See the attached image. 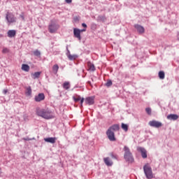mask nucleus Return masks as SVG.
Segmentation results:
<instances>
[{
    "label": "nucleus",
    "instance_id": "nucleus-8",
    "mask_svg": "<svg viewBox=\"0 0 179 179\" xmlns=\"http://www.w3.org/2000/svg\"><path fill=\"white\" fill-rule=\"evenodd\" d=\"M6 20L8 23H15V22H16V17H15V15L10 13H7Z\"/></svg>",
    "mask_w": 179,
    "mask_h": 179
},
{
    "label": "nucleus",
    "instance_id": "nucleus-12",
    "mask_svg": "<svg viewBox=\"0 0 179 179\" xmlns=\"http://www.w3.org/2000/svg\"><path fill=\"white\" fill-rule=\"evenodd\" d=\"M135 29H136L137 31L140 33L141 34H143V33H145V28L139 25V24H136L134 25Z\"/></svg>",
    "mask_w": 179,
    "mask_h": 179
},
{
    "label": "nucleus",
    "instance_id": "nucleus-37",
    "mask_svg": "<svg viewBox=\"0 0 179 179\" xmlns=\"http://www.w3.org/2000/svg\"><path fill=\"white\" fill-rule=\"evenodd\" d=\"M157 127H162V123L157 122Z\"/></svg>",
    "mask_w": 179,
    "mask_h": 179
},
{
    "label": "nucleus",
    "instance_id": "nucleus-31",
    "mask_svg": "<svg viewBox=\"0 0 179 179\" xmlns=\"http://www.w3.org/2000/svg\"><path fill=\"white\" fill-rule=\"evenodd\" d=\"M80 101V107H83V102L85 101V98H81Z\"/></svg>",
    "mask_w": 179,
    "mask_h": 179
},
{
    "label": "nucleus",
    "instance_id": "nucleus-39",
    "mask_svg": "<svg viewBox=\"0 0 179 179\" xmlns=\"http://www.w3.org/2000/svg\"><path fill=\"white\" fill-rule=\"evenodd\" d=\"M24 141H27V139L24 138Z\"/></svg>",
    "mask_w": 179,
    "mask_h": 179
},
{
    "label": "nucleus",
    "instance_id": "nucleus-16",
    "mask_svg": "<svg viewBox=\"0 0 179 179\" xmlns=\"http://www.w3.org/2000/svg\"><path fill=\"white\" fill-rule=\"evenodd\" d=\"M104 163L106 166H113V161H111V159H110V157H105L103 159Z\"/></svg>",
    "mask_w": 179,
    "mask_h": 179
},
{
    "label": "nucleus",
    "instance_id": "nucleus-20",
    "mask_svg": "<svg viewBox=\"0 0 179 179\" xmlns=\"http://www.w3.org/2000/svg\"><path fill=\"white\" fill-rule=\"evenodd\" d=\"M158 76L159 78V79H161L162 80H163V79H164L166 74L164 73V71H161L158 73Z\"/></svg>",
    "mask_w": 179,
    "mask_h": 179
},
{
    "label": "nucleus",
    "instance_id": "nucleus-19",
    "mask_svg": "<svg viewBox=\"0 0 179 179\" xmlns=\"http://www.w3.org/2000/svg\"><path fill=\"white\" fill-rule=\"evenodd\" d=\"M149 126L153 127L154 128H157V122L156 120H152L149 122Z\"/></svg>",
    "mask_w": 179,
    "mask_h": 179
},
{
    "label": "nucleus",
    "instance_id": "nucleus-15",
    "mask_svg": "<svg viewBox=\"0 0 179 179\" xmlns=\"http://www.w3.org/2000/svg\"><path fill=\"white\" fill-rule=\"evenodd\" d=\"M8 34V37H9L10 38H12V37H15V36H16V30L12 29V30H9L7 32Z\"/></svg>",
    "mask_w": 179,
    "mask_h": 179
},
{
    "label": "nucleus",
    "instance_id": "nucleus-24",
    "mask_svg": "<svg viewBox=\"0 0 179 179\" xmlns=\"http://www.w3.org/2000/svg\"><path fill=\"white\" fill-rule=\"evenodd\" d=\"M63 87H64V89H65L66 90H68V89H69V88L71 87V86L69 85V83L65 82V83L63 84Z\"/></svg>",
    "mask_w": 179,
    "mask_h": 179
},
{
    "label": "nucleus",
    "instance_id": "nucleus-32",
    "mask_svg": "<svg viewBox=\"0 0 179 179\" xmlns=\"http://www.w3.org/2000/svg\"><path fill=\"white\" fill-rule=\"evenodd\" d=\"M74 22H79V17H75L73 18Z\"/></svg>",
    "mask_w": 179,
    "mask_h": 179
},
{
    "label": "nucleus",
    "instance_id": "nucleus-38",
    "mask_svg": "<svg viewBox=\"0 0 179 179\" xmlns=\"http://www.w3.org/2000/svg\"><path fill=\"white\" fill-rule=\"evenodd\" d=\"M1 174H2V171H1V169L0 168V175H1Z\"/></svg>",
    "mask_w": 179,
    "mask_h": 179
},
{
    "label": "nucleus",
    "instance_id": "nucleus-34",
    "mask_svg": "<svg viewBox=\"0 0 179 179\" xmlns=\"http://www.w3.org/2000/svg\"><path fill=\"white\" fill-rule=\"evenodd\" d=\"M66 3H72V0H66Z\"/></svg>",
    "mask_w": 179,
    "mask_h": 179
},
{
    "label": "nucleus",
    "instance_id": "nucleus-2",
    "mask_svg": "<svg viewBox=\"0 0 179 179\" xmlns=\"http://www.w3.org/2000/svg\"><path fill=\"white\" fill-rule=\"evenodd\" d=\"M36 114L39 117H42V118H45V120H50V118H52V114L51 113V111L45 109H37Z\"/></svg>",
    "mask_w": 179,
    "mask_h": 179
},
{
    "label": "nucleus",
    "instance_id": "nucleus-13",
    "mask_svg": "<svg viewBox=\"0 0 179 179\" xmlns=\"http://www.w3.org/2000/svg\"><path fill=\"white\" fill-rule=\"evenodd\" d=\"M45 142H48V143H55L57 142V138L55 137H49L44 138Z\"/></svg>",
    "mask_w": 179,
    "mask_h": 179
},
{
    "label": "nucleus",
    "instance_id": "nucleus-14",
    "mask_svg": "<svg viewBox=\"0 0 179 179\" xmlns=\"http://www.w3.org/2000/svg\"><path fill=\"white\" fill-rule=\"evenodd\" d=\"M88 71H91L92 72L96 71V67L94 66V64H92L90 62H87V63Z\"/></svg>",
    "mask_w": 179,
    "mask_h": 179
},
{
    "label": "nucleus",
    "instance_id": "nucleus-27",
    "mask_svg": "<svg viewBox=\"0 0 179 179\" xmlns=\"http://www.w3.org/2000/svg\"><path fill=\"white\" fill-rule=\"evenodd\" d=\"M34 55H35V57H40L41 55V52L38 50H34Z\"/></svg>",
    "mask_w": 179,
    "mask_h": 179
},
{
    "label": "nucleus",
    "instance_id": "nucleus-18",
    "mask_svg": "<svg viewBox=\"0 0 179 179\" xmlns=\"http://www.w3.org/2000/svg\"><path fill=\"white\" fill-rule=\"evenodd\" d=\"M22 71H24L25 72H29V71H30V66H29V65H27V64H22Z\"/></svg>",
    "mask_w": 179,
    "mask_h": 179
},
{
    "label": "nucleus",
    "instance_id": "nucleus-36",
    "mask_svg": "<svg viewBox=\"0 0 179 179\" xmlns=\"http://www.w3.org/2000/svg\"><path fill=\"white\" fill-rule=\"evenodd\" d=\"M3 94H6V93H8V90H3Z\"/></svg>",
    "mask_w": 179,
    "mask_h": 179
},
{
    "label": "nucleus",
    "instance_id": "nucleus-9",
    "mask_svg": "<svg viewBox=\"0 0 179 179\" xmlns=\"http://www.w3.org/2000/svg\"><path fill=\"white\" fill-rule=\"evenodd\" d=\"M44 99H45V96L44 95L43 93L38 94L34 98L35 101H37V102L43 101V100H44Z\"/></svg>",
    "mask_w": 179,
    "mask_h": 179
},
{
    "label": "nucleus",
    "instance_id": "nucleus-5",
    "mask_svg": "<svg viewBox=\"0 0 179 179\" xmlns=\"http://www.w3.org/2000/svg\"><path fill=\"white\" fill-rule=\"evenodd\" d=\"M83 31H86V29H79L77 28H74L73 29L74 37H76V38H78L80 41V40H82V37L80 36V33H83Z\"/></svg>",
    "mask_w": 179,
    "mask_h": 179
},
{
    "label": "nucleus",
    "instance_id": "nucleus-29",
    "mask_svg": "<svg viewBox=\"0 0 179 179\" xmlns=\"http://www.w3.org/2000/svg\"><path fill=\"white\" fill-rule=\"evenodd\" d=\"M145 111H146L147 114H148V115H152V109H150V108H146Z\"/></svg>",
    "mask_w": 179,
    "mask_h": 179
},
{
    "label": "nucleus",
    "instance_id": "nucleus-23",
    "mask_svg": "<svg viewBox=\"0 0 179 179\" xmlns=\"http://www.w3.org/2000/svg\"><path fill=\"white\" fill-rule=\"evenodd\" d=\"M82 97L79 95H75L73 96V100H74L75 103H78V101H80Z\"/></svg>",
    "mask_w": 179,
    "mask_h": 179
},
{
    "label": "nucleus",
    "instance_id": "nucleus-26",
    "mask_svg": "<svg viewBox=\"0 0 179 179\" xmlns=\"http://www.w3.org/2000/svg\"><path fill=\"white\" fill-rule=\"evenodd\" d=\"M40 75H41V72H36L33 74L34 79H37L40 78Z\"/></svg>",
    "mask_w": 179,
    "mask_h": 179
},
{
    "label": "nucleus",
    "instance_id": "nucleus-7",
    "mask_svg": "<svg viewBox=\"0 0 179 179\" xmlns=\"http://www.w3.org/2000/svg\"><path fill=\"white\" fill-rule=\"evenodd\" d=\"M137 150L141 153L143 159H146L148 157V151H146V149L142 147H138Z\"/></svg>",
    "mask_w": 179,
    "mask_h": 179
},
{
    "label": "nucleus",
    "instance_id": "nucleus-21",
    "mask_svg": "<svg viewBox=\"0 0 179 179\" xmlns=\"http://www.w3.org/2000/svg\"><path fill=\"white\" fill-rule=\"evenodd\" d=\"M68 58H69V59H70V61H73L78 58V55L69 54L68 55Z\"/></svg>",
    "mask_w": 179,
    "mask_h": 179
},
{
    "label": "nucleus",
    "instance_id": "nucleus-28",
    "mask_svg": "<svg viewBox=\"0 0 179 179\" xmlns=\"http://www.w3.org/2000/svg\"><path fill=\"white\" fill-rule=\"evenodd\" d=\"M105 85L107 87H110V86H113V81L108 80Z\"/></svg>",
    "mask_w": 179,
    "mask_h": 179
},
{
    "label": "nucleus",
    "instance_id": "nucleus-1",
    "mask_svg": "<svg viewBox=\"0 0 179 179\" xmlns=\"http://www.w3.org/2000/svg\"><path fill=\"white\" fill-rule=\"evenodd\" d=\"M116 131H120L119 124H113L110 126L106 131V135L110 142H115V141H117V138H115V134H114V132Z\"/></svg>",
    "mask_w": 179,
    "mask_h": 179
},
{
    "label": "nucleus",
    "instance_id": "nucleus-30",
    "mask_svg": "<svg viewBox=\"0 0 179 179\" xmlns=\"http://www.w3.org/2000/svg\"><path fill=\"white\" fill-rule=\"evenodd\" d=\"M3 54H7V52H9V49L7 48H4L2 50Z\"/></svg>",
    "mask_w": 179,
    "mask_h": 179
},
{
    "label": "nucleus",
    "instance_id": "nucleus-11",
    "mask_svg": "<svg viewBox=\"0 0 179 179\" xmlns=\"http://www.w3.org/2000/svg\"><path fill=\"white\" fill-rule=\"evenodd\" d=\"M167 120H170L171 121H176L178 120V115L170 114L167 116Z\"/></svg>",
    "mask_w": 179,
    "mask_h": 179
},
{
    "label": "nucleus",
    "instance_id": "nucleus-17",
    "mask_svg": "<svg viewBox=\"0 0 179 179\" xmlns=\"http://www.w3.org/2000/svg\"><path fill=\"white\" fill-rule=\"evenodd\" d=\"M58 69H59V66H58V64H55L52 66V71L55 75H57V73H58Z\"/></svg>",
    "mask_w": 179,
    "mask_h": 179
},
{
    "label": "nucleus",
    "instance_id": "nucleus-35",
    "mask_svg": "<svg viewBox=\"0 0 179 179\" xmlns=\"http://www.w3.org/2000/svg\"><path fill=\"white\" fill-rule=\"evenodd\" d=\"M83 27H85L86 29V27H87V25L85 23H83L82 24Z\"/></svg>",
    "mask_w": 179,
    "mask_h": 179
},
{
    "label": "nucleus",
    "instance_id": "nucleus-33",
    "mask_svg": "<svg viewBox=\"0 0 179 179\" xmlns=\"http://www.w3.org/2000/svg\"><path fill=\"white\" fill-rule=\"evenodd\" d=\"M110 156L113 159H117V155H114V154H111Z\"/></svg>",
    "mask_w": 179,
    "mask_h": 179
},
{
    "label": "nucleus",
    "instance_id": "nucleus-3",
    "mask_svg": "<svg viewBox=\"0 0 179 179\" xmlns=\"http://www.w3.org/2000/svg\"><path fill=\"white\" fill-rule=\"evenodd\" d=\"M124 152V158L126 162L129 163H134V156L132 155V152H131V150L127 145H125L123 148Z\"/></svg>",
    "mask_w": 179,
    "mask_h": 179
},
{
    "label": "nucleus",
    "instance_id": "nucleus-6",
    "mask_svg": "<svg viewBox=\"0 0 179 179\" xmlns=\"http://www.w3.org/2000/svg\"><path fill=\"white\" fill-rule=\"evenodd\" d=\"M49 31L50 33H55V31H57L59 29V25L52 22L50 25H49Z\"/></svg>",
    "mask_w": 179,
    "mask_h": 179
},
{
    "label": "nucleus",
    "instance_id": "nucleus-22",
    "mask_svg": "<svg viewBox=\"0 0 179 179\" xmlns=\"http://www.w3.org/2000/svg\"><path fill=\"white\" fill-rule=\"evenodd\" d=\"M26 96H31V87H28L25 92Z\"/></svg>",
    "mask_w": 179,
    "mask_h": 179
},
{
    "label": "nucleus",
    "instance_id": "nucleus-10",
    "mask_svg": "<svg viewBox=\"0 0 179 179\" xmlns=\"http://www.w3.org/2000/svg\"><path fill=\"white\" fill-rule=\"evenodd\" d=\"M85 104H87L88 106H93V104H94V98L92 96L87 97L85 99Z\"/></svg>",
    "mask_w": 179,
    "mask_h": 179
},
{
    "label": "nucleus",
    "instance_id": "nucleus-25",
    "mask_svg": "<svg viewBox=\"0 0 179 179\" xmlns=\"http://www.w3.org/2000/svg\"><path fill=\"white\" fill-rule=\"evenodd\" d=\"M122 129H123V131H124L125 132L128 131V124L122 123Z\"/></svg>",
    "mask_w": 179,
    "mask_h": 179
},
{
    "label": "nucleus",
    "instance_id": "nucleus-4",
    "mask_svg": "<svg viewBox=\"0 0 179 179\" xmlns=\"http://www.w3.org/2000/svg\"><path fill=\"white\" fill-rule=\"evenodd\" d=\"M143 171L145 174L146 178L152 179L153 178V172H152V168L149 164H146L143 166Z\"/></svg>",
    "mask_w": 179,
    "mask_h": 179
}]
</instances>
